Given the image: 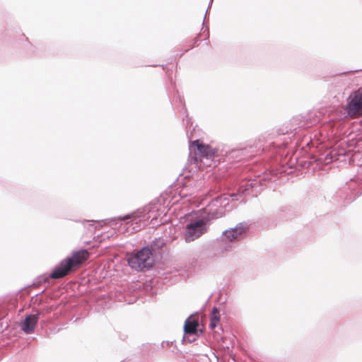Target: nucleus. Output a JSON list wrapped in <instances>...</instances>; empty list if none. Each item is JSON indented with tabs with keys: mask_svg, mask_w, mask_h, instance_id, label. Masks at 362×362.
<instances>
[{
	"mask_svg": "<svg viewBox=\"0 0 362 362\" xmlns=\"http://www.w3.org/2000/svg\"><path fill=\"white\" fill-rule=\"evenodd\" d=\"M90 257V253L87 250L74 251L71 255L63 259L59 264L54 268L50 277L52 279H61L66 276L70 272L75 271Z\"/></svg>",
	"mask_w": 362,
	"mask_h": 362,
	"instance_id": "obj_1",
	"label": "nucleus"
},
{
	"mask_svg": "<svg viewBox=\"0 0 362 362\" xmlns=\"http://www.w3.org/2000/svg\"><path fill=\"white\" fill-rule=\"evenodd\" d=\"M220 323V313L216 308H214L210 315L209 327L211 329L216 328Z\"/></svg>",
	"mask_w": 362,
	"mask_h": 362,
	"instance_id": "obj_9",
	"label": "nucleus"
},
{
	"mask_svg": "<svg viewBox=\"0 0 362 362\" xmlns=\"http://www.w3.org/2000/svg\"><path fill=\"white\" fill-rule=\"evenodd\" d=\"M209 31L206 30H203L202 32H201L197 37H196L193 40H192V44L191 45L190 47L192 48L194 47V46L196 45H198L197 44V42H198V38L199 37H203L204 40H206L209 38Z\"/></svg>",
	"mask_w": 362,
	"mask_h": 362,
	"instance_id": "obj_10",
	"label": "nucleus"
},
{
	"mask_svg": "<svg viewBox=\"0 0 362 362\" xmlns=\"http://www.w3.org/2000/svg\"><path fill=\"white\" fill-rule=\"evenodd\" d=\"M126 257L128 265L136 271H143L153 265L152 250L149 247L127 253Z\"/></svg>",
	"mask_w": 362,
	"mask_h": 362,
	"instance_id": "obj_2",
	"label": "nucleus"
},
{
	"mask_svg": "<svg viewBox=\"0 0 362 362\" xmlns=\"http://www.w3.org/2000/svg\"><path fill=\"white\" fill-rule=\"evenodd\" d=\"M247 226L244 223L238 224L235 228L224 231L223 235L228 241H233L241 238L247 231Z\"/></svg>",
	"mask_w": 362,
	"mask_h": 362,
	"instance_id": "obj_5",
	"label": "nucleus"
},
{
	"mask_svg": "<svg viewBox=\"0 0 362 362\" xmlns=\"http://www.w3.org/2000/svg\"><path fill=\"white\" fill-rule=\"evenodd\" d=\"M38 319V314L28 315L23 322L22 329L26 333L33 332Z\"/></svg>",
	"mask_w": 362,
	"mask_h": 362,
	"instance_id": "obj_7",
	"label": "nucleus"
},
{
	"mask_svg": "<svg viewBox=\"0 0 362 362\" xmlns=\"http://www.w3.org/2000/svg\"><path fill=\"white\" fill-rule=\"evenodd\" d=\"M134 218V214H131V215H128V216H126L123 218H122V220H126V219H129V218Z\"/></svg>",
	"mask_w": 362,
	"mask_h": 362,
	"instance_id": "obj_11",
	"label": "nucleus"
},
{
	"mask_svg": "<svg viewBox=\"0 0 362 362\" xmlns=\"http://www.w3.org/2000/svg\"><path fill=\"white\" fill-rule=\"evenodd\" d=\"M346 110L351 118L362 116V90L359 89L350 94L347 99Z\"/></svg>",
	"mask_w": 362,
	"mask_h": 362,
	"instance_id": "obj_3",
	"label": "nucleus"
},
{
	"mask_svg": "<svg viewBox=\"0 0 362 362\" xmlns=\"http://www.w3.org/2000/svg\"><path fill=\"white\" fill-rule=\"evenodd\" d=\"M192 146H196L200 156L205 158H212L216 151L209 145H205L200 143L199 140H195L192 144Z\"/></svg>",
	"mask_w": 362,
	"mask_h": 362,
	"instance_id": "obj_6",
	"label": "nucleus"
},
{
	"mask_svg": "<svg viewBox=\"0 0 362 362\" xmlns=\"http://www.w3.org/2000/svg\"><path fill=\"white\" fill-rule=\"evenodd\" d=\"M199 322L197 320L193 318L192 316L188 317L185 322L184 330L185 334H196L197 332V327Z\"/></svg>",
	"mask_w": 362,
	"mask_h": 362,
	"instance_id": "obj_8",
	"label": "nucleus"
},
{
	"mask_svg": "<svg viewBox=\"0 0 362 362\" xmlns=\"http://www.w3.org/2000/svg\"><path fill=\"white\" fill-rule=\"evenodd\" d=\"M206 221L204 219H199L191 222L186 226L185 240L187 242H192L199 238L207 230Z\"/></svg>",
	"mask_w": 362,
	"mask_h": 362,
	"instance_id": "obj_4",
	"label": "nucleus"
}]
</instances>
